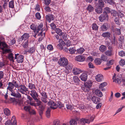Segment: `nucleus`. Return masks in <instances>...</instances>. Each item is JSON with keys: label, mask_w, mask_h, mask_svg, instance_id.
Masks as SVG:
<instances>
[{"label": "nucleus", "mask_w": 125, "mask_h": 125, "mask_svg": "<svg viewBox=\"0 0 125 125\" xmlns=\"http://www.w3.org/2000/svg\"><path fill=\"white\" fill-rule=\"evenodd\" d=\"M68 61L65 57L61 58L58 62V63L61 66H64L68 63Z\"/></svg>", "instance_id": "nucleus-1"}, {"label": "nucleus", "mask_w": 125, "mask_h": 125, "mask_svg": "<svg viewBox=\"0 0 125 125\" xmlns=\"http://www.w3.org/2000/svg\"><path fill=\"white\" fill-rule=\"evenodd\" d=\"M24 56L22 55H19V54H15V59H17L18 63L22 62L24 60Z\"/></svg>", "instance_id": "nucleus-2"}, {"label": "nucleus", "mask_w": 125, "mask_h": 125, "mask_svg": "<svg viewBox=\"0 0 125 125\" xmlns=\"http://www.w3.org/2000/svg\"><path fill=\"white\" fill-rule=\"evenodd\" d=\"M19 91L22 94H24L25 93H26L28 91V88L26 87L24 85L22 84H21L19 85Z\"/></svg>", "instance_id": "nucleus-3"}, {"label": "nucleus", "mask_w": 125, "mask_h": 125, "mask_svg": "<svg viewBox=\"0 0 125 125\" xmlns=\"http://www.w3.org/2000/svg\"><path fill=\"white\" fill-rule=\"evenodd\" d=\"M15 117L13 116L11 119V123L10 120H8L6 122L5 125H17V121L15 119Z\"/></svg>", "instance_id": "nucleus-4"}, {"label": "nucleus", "mask_w": 125, "mask_h": 125, "mask_svg": "<svg viewBox=\"0 0 125 125\" xmlns=\"http://www.w3.org/2000/svg\"><path fill=\"white\" fill-rule=\"evenodd\" d=\"M10 91L11 92L10 94L11 95L18 98H20L21 97V94L18 91H17L16 93L13 90Z\"/></svg>", "instance_id": "nucleus-5"}, {"label": "nucleus", "mask_w": 125, "mask_h": 125, "mask_svg": "<svg viewBox=\"0 0 125 125\" xmlns=\"http://www.w3.org/2000/svg\"><path fill=\"white\" fill-rule=\"evenodd\" d=\"M108 15L104 14H101L99 17V19L101 22H103L105 20L107 21L108 19Z\"/></svg>", "instance_id": "nucleus-6"}, {"label": "nucleus", "mask_w": 125, "mask_h": 125, "mask_svg": "<svg viewBox=\"0 0 125 125\" xmlns=\"http://www.w3.org/2000/svg\"><path fill=\"white\" fill-rule=\"evenodd\" d=\"M55 18V16L52 14L47 15L45 16L46 20L49 22H50L51 21L53 20Z\"/></svg>", "instance_id": "nucleus-7"}, {"label": "nucleus", "mask_w": 125, "mask_h": 125, "mask_svg": "<svg viewBox=\"0 0 125 125\" xmlns=\"http://www.w3.org/2000/svg\"><path fill=\"white\" fill-rule=\"evenodd\" d=\"M57 109V107H54L51 106V108H48L46 112V117L49 118L50 116L51 111V109Z\"/></svg>", "instance_id": "nucleus-8"}, {"label": "nucleus", "mask_w": 125, "mask_h": 125, "mask_svg": "<svg viewBox=\"0 0 125 125\" xmlns=\"http://www.w3.org/2000/svg\"><path fill=\"white\" fill-rule=\"evenodd\" d=\"M45 109V106L43 104L39 106L38 112L39 115L41 118L42 117V116Z\"/></svg>", "instance_id": "nucleus-9"}, {"label": "nucleus", "mask_w": 125, "mask_h": 125, "mask_svg": "<svg viewBox=\"0 0 125 125\" xmlns=\"http://www.w3.org/2000/svg\"><path fill=\"white\" fill-rule=\"evenodd\" d=\"M103 7L95 5V12L98 14H101L103 11Z\"/></svg>", "instance_id": "nucleus-10"}, {"label": "nucleus", "mask_w": 125, "mask_h": 125, "mask_svg": "<svg viewBox=\"0 0 125 125\" xmlns=\"http://www.w3.org/2000/svg\"><path fill=\"white\" fill-rule=\"evenodd\" d=\"M100 31L103 32L105 31L108 29V24L107 23H104L101 27Z\"/></svg>", "instance_id": "nucleus-11"}, {"label": "nucleus", "mask_w": 125, "mask_h": 125, "mask_svg": "<svg viewBox=\"0 0 125 125\" xmlns=\"http://www.w3.org/2000/svg\"><path fill=\"white\" fill-rule=\"evenodd\" d=\"M31 93L30 95L34 99L38 98V95L34 90H32L31 91Z\"/></svg>", "instance_id": "nucleus-12"}, {"label": "nucleus", "mask_w": 125, "mask_h": 125, "mask_svg": "<svg viewBox=\"0 0 125 125\" xmlns=\"http://www.w3.org/2000/svg\"><path fill=\"white\" fill-rule=\"evenodd\" d=\"M80 121V125H85V123L89 124L90 123V121L89 119L83 118H82L81 119Z\"/></svg>", "instance_id": "nucleus-13"}, {"label": "nucleus", "mask_w": 125, "mask_h": 125, "mask_svg": "<svg viewBox=\"0 0 125 125\" xmlns=\"http://www.w3.org/2000/svg\"><path fill=\"white\" fill-rule=\"evenodd\" d=\"M91 100L95 104H97L100 102L101 99L99 98L96 96H94L92 97Z\"/></svg>", "instance_id": "nucleus-14"}, {"label": "nucleus", "mask_w": 125, "mask_h": 125, "mask_svg": "<svg viewBox=\"0 0 125 125\" xmlns=\"http://www.w3.org/2000/svg\"><path fill=\"white\" fill-rule=\"evenodd\" d=\"M76 60L78 62H83L85 60V57L82 55H79L75 57Z\"/></svg>", "instance_id": "nucleus-15"}, {"label": "nucleus", "mask_w": 125, "mask_h": 125, "mask_svg": "<svg viewBox=\"0 0 125 125\" xmlns=\"http://www.w3.org/2000/svg\"><path fill=\"white\" fill-rule=\"evenodd\" d=\"M122 77L121 75H118L116 77V79H115L113 80V82H117L118 84H120L122 82Z\"/></svg>", "instance_id": "nucleus-16"}, {"label": "nucleus", "mask_w": 125, "mask_h": 125, "mask_svg": "<svg viewBox=\"0 0 125 125\" xmlns=\"http://www.w3.org/2000/svg\"><path fill=\"white\" fill-rule=\"evenodd\" d=\"M92 81L89 80L84 82V85L86 86V87L90 88L91 87L92 85Z\"/></svg>", "instance_id": "nucleus-17"}, {"label": "nucleus", "mask_w": 125, "mask_h": 125, "mask_svg": "<svg viewBox=\"0 0 125 125\" xmlns=\"http://www.w3.org/2000/svg\"><path fill=\"white\" fill-rule=\"evenodd\" d=\"M8 86L7 87V89L9 90L10 91L13 90V89L14 88L15 86L14 85V83L12 82H9L8 83Z\"/></svg>", "instance_id": "nucleus-18"}, {"label": "nucleus", "mask_w": 125, "mask_h": 125, "mask_svg": "<svg viewBox=\"0 0 125 125\" xmlns=\"http://www.w3.org/2000/svg\"><path fill=\"white\" fill-rule=\"evenodd\" d=\"M45 89H43L41 90H40L39 91V92L41 94L42 97H44L45 98H48V96L47 94V93L45 91Z\"/></svg>", "instance_id": "nucleus-19"}, {"label": "nucleus", "mask_w": 125, "mask_h": 125, "mask_svg": "<svg viewBox=\"0 0 125 125\" xmlns=\"http://www.w3.org/2000/svg\"><path fill=\"white\" fill-rule=\"evenodd\" d=\"M73 72L74 75H77L81 73L82 72V71L80 69L75 68H74L73 69Z\"/></svg>", "instance_id": "nucleus-20"}, {"label": "nucleus", "mask_w": 125, "mask_h": 125, "mask_svg": "<svg viewBox=\"0 0 125 125\" xmlns=\"http://www.w3.org/2000/svg\"><path fill=\"white\" fill-rule=\"evenodd\" d=\"M106 55L108 56H111L114 54L113 51H110V50H108L104 52Z\"/></svg>", "instance_id": "nucleus-21"}, {"label": "nucleus", "mask_w": 125, "mask_h": 125, "mask_svg": "<svg viewBox=\"0 0 125 125\" xmlns=\"http://www.w3.org/2000/svg\"><path fill=\"white\" fill-rule=\"evenodd\" d=\"M87 77V74L85 73H82L80 76L81 80L82 81H85Z\"/></svg>", "instance_id": "nucleus-22"}, {"label": "nucleus", "mask_w": 125, "mask_h": 125, "mask_svg": "<svg viewBox=\"0 0 125 125\" xmlns=\"http://www.w3.org/2000/svg\"><path fill=\"white\" fill-rule=\"evenodd\" d=\"M103 79L102 75L99 74L95 76V79L97 81L99 82L102 81Z\"/></svg>", "instance_id": "nucleus-23"}, {"label": "nucleus", "mask_w": 125, "mask_h": 125, "mask_svg": "<svg viewBox=\"0 0 125 125\" xmlns=\"http://www.w3.org/2000/svg\"><path fill=\"white\" fill-rule=\"evenodd\" d=\"M102 36L104 38H109L111 37V33L109 32H103L102 34Z\"/></svg>", "instance_id": "nucleus-24"}, {"label": "nucleus", "mask_w": 125, "mask_h": 125, "mask_svg": "<svg viewBox=\"0 0 125 125\" xmlns=\"http://www.w3.org/2000/svg\"><path fill=\"white\" fill-rule=\"evenodd\" d=\"M111 9L108 7L104 8L103 10V13L106 15H108V13H110Z\"/></svg>", "instance_id": "nucleus-25"}, {"label": "nucleus", "mask_w": 125, "mask_h": 125, "mask_svg": "<svg viewBox=\"0 0 125 125\" xmlns=\"http://www.w3.org/2000/svg\"><path fill=\"white\" fill-rule=\"evenodd\" d=\"M35 102H36L35 103L36 104V106H39L41 105H42L43 104V103L42 102L39 100L37 98H36V99H34Z\"/></svg>", "instance_id": "nucleus-26"}, {"label": "nucleus", "mask_w": 125, "mask_h": 125, "mask_svg": "<svg viewBox=\"0 0 125 125\" xmlns=\"http://www.w3.org/2000/svg\"><path fill=\"white\" fill-rule=\"evenodd\" d=\"M43 26V24L42 23H41L39 24L38 27L37 29V31H34V33H39L40 31H41L42 29V28Z\"/></svg>", "instance_id": "nucleus-27"}, {"label": "nucleus", "mask_w": 125, "mask_h": 125, "mask_svg": "<svg viewBox=\"0 0 125 125\" xmlns=\"http://www.w3.org/2000/svg\"><path fill=\"white\" fill-rule=\"evenodd\" d=\"M95 94L99 97H101L103 96V94L98 89L95 90Z\"/></svg>", "instance_id": "nucleus-28"}, {"label": "nucleus", "mask_w": 125, "mask_h": 125, "mask_svg": "<svg viewBox=\"0 0 125 125\" xmlns=\"http://www.w3.org/2000/svg\"><path fill=\"white\" fill-rule=\"evenodd\" d=\"M94 62L96 64L99 65L101 64L102 61L100 58H97L95 59Z\"/></svg>", "instance_id": "nucleus-29"}, {"label": "nucleus", "mask_w": 125, "mask_h": 125, "mask_svg": "<svg viewBox=\"0 0 125 125\" xmlns=\"http://www.w3.org/2000/svg\"><path fill=\"white\" fill-rule=\"evenodd\" d=\"M106 48H107L106 46L103 45H101L99 47V50L101 52H105L106 50Z\"/></svg>", "instance_id": "nucleus-30"}, {"label": "nucleus", "mask_w": 125, "mask_h": 125, "mask_svg": "<svg viewBox=\"0 0 125 125\" xmlns=\"http://www.w3.org/2000/svg\"><path fill=\"white\" fill-rule=\"evenodd\" d=\"M86 10L90 12H92L94 10V8L91 5H89L87 8Z\"/></svg>", "instance_id": "nucleus-31"}, {"label": "nucleus", "mask_w": 125, "mask_h": 125, "mask_svg": "<svg viewBox=\"0 0 125 125\" xmlns=\"http://www.w3.org/2000/svg\"><path fill=\"white\" fill-rule=\"evenodd\" d=\"M95 5L103 8L104 7V3L103 0H98V3Z\"/></svg>", "instance_id": "nucleus-32"}, {"label": "nucleus", "mask_w": 125, "mask_h": 125, "mask_svg": "<svg viewBox=\"0 0 125 125\" xmlns=\"http://www.w3.org/2000/svg\"><path fill=\"white\" fill-rule=\"evenodd\" d=\"M57 107H59V108L61 109L62 108L64 107V104L62 103L60 101L56 102V106Z\"/></svg>", "instance_id": "nucleus-33"}, {"label": "nucleus", "mask_w": 125, "mask_h": 125, "mask_svg": "<svg viewBox=\"0 0 125 125\" xmlns=\"http://www.w3.org/2000/svg\"><path fill=\"white\" fill-rule=\"evenodd\" d=\"M64 66L66 69L68 70H71L72 69V64L70 63H67L66 66Z\"/></svg>", "instance_id": "nucleus-34"}, {"label": "nucleus", "mask_w": 125, "mask_h": 125, "mask_svg": "<svg viewBox=\"0 0 125 125\" xmlns=\"http://www.w3.org/2000/svg\"><path fill=\"white\" fill-rule=\"evenodd\" d=\"M13 54L12 53H10L8 55V58L9 60L12 61V62H14V57L13 56Z\"/></svg>", "instance_id": "nucleus-35"}, {"label": "nucleus", "mask_w": 125, "mask_h": 125, "mask_svg": "<svg viewBox=\"0 0 125 125\" xmlns=\"http://www.w3.org/2000/svg\"><path fill=\"white\" fill-rule=\"evenodd\" d=\"M92 28L93 30L96 31L98 30V27L95 23H93L92 25Z\"/></svg>", "instance_id": "nucleus-36"}, {"label": "nucleus", "mask_w": 125, "mask_h": 125, "mask_svg": "<svg viewBox=\"0 0 125 125\" xmlns=\"http://www.w3.org/2000/svg\"><path fill=\"white\" fill-rule=\"evenodd\" d=\"M22 38L24 39V40H25L28 39L29 37V34L27 33H25L22 36Z\"/></svg>", "instance_id": "nucleus-37"}, {"label": "nucleus", "mask_w": 125, "mask_h": 125, "mask_svg": "<svg viewBox=\"0 0 125 125\" xmlns=\"http://www.w3.org/2000/svg\"><path fill=\"white\" fill-rule=\"evenodd\" d=\"M38 26L37 25H35L34 24H32L31 25V29L34 31H34H37V28Z\"/></svg>", "instance_id": "nucleus-38"}, {"label": "nucleus", "mask_w": 125, "mask_h": 125, "mask_svg": "<svg viewBox=\"0 0 125 125\" xmlns=\"http://www.w3.org/2000/svg\"><path fill=\"white\" fill-rule=\"evenodd\" d=\"M48 104L49 105L53 107L56 106V102L55 103L54 102L51 100L48 102Z\"/></svg>", "instance_id": "nucleus-39"}, {"label": "nucleus", "mask_w": 125, "mask_h": 125, "mask_svg": "<svg viewBox=\"0 0 125 125\" xmlns=\"http://www.w3.org/2000/svg\"><path fill=\"white\" fill-rule=\"evenodd\" d=\"M64 43V42L63 41L61 43L58 44L57 46L59 49L62 50L63 49V46Z\"/></svg>", "instance_id": "nucleus-40"}, {"label": "nucleus", "mask_w": 125, "mask_h": 125, "mask_svg": "<svg viewBox=\"0 0 125 125\" xmlns=\"http://www.w3.org/2000/svg\"><path fill=\"white\" fill-rule=\"evenodd\" d=\"M84 51L85 50L84 48L81 47L76 50V52L78 53L82 54Z\"/></svg>", "instance_id": "nucleus-41"}, {"label": "nucleus", "mask_w": 125, "mask_h": 125, "mask_svg": "<svg viewBox=\"0 0 125 125\" xmlns=\"http://www.w3.org/2000/svg\"><path fill=\"white\" fill-rule=\"evenodd\" d=\"M73 80L75 83H78L81 81L76 76H74L73 78Z\"/></svg>", "instance_id": "nucleus-42"}, {"label": "nucleus", "mask_w": 125, "mask_h": 125, "mask_svg": "<svg viewBox=\"0 0 125 125\" xmlns=\"http://www.w3.org/2000/svg\"><path fill=\"white\" fill-rule=\"evenodd\" d=\"M114 33H116L117 35H119L121 34L120 29L115 28Z\"/></svg>", "instance_id": "nucleus-43"}, {"label": "nucleus", "mask_w": 125, "mask_h": 125, "mask_svg": "<svg viewBox=\"0 0 125 125\" xmlns=\"http://www.w3.org/2000/svg\"><path fill=\"white\" fill-rule=\"evenodd\" d=\"M69 50L70 53L71 54H73L75 53V52L76 51V50L75 49V47H72L70 48Z\"/></svg>", "instance_id": "nucleus-44"}, {"label": "nucleus", "mask_w": 125, "mask_h": 125, "mask_svg": "<svg viewBox=\"0 0 125 125\" xmlns=\"http://www.w3.org/2000/svg\"><path fill=\"white\" fill-rule=\"evenodd\" d=\"M110 13L113 17H115L117 13L116 11L114 10H110Z\"/></svg>", "instance_id": "nucleus-45"}, {"label": "nucleus", "mask_w": 125, "mask_h": 125, "mask_svg": "<svg viewBox=\"0 0 125 125\" xmlns=\"http://www.w3.org/2000/svg\"><path fill=\"white\" fill-rule=\"evenodd\" d=\"M29 88L31 89H35V85L31 83H29L28 84Z\"/></svg>", "instance_id": "nucleus-46"}, {"label": "nucleus", "mask_w": 125, "mask_h": 125, "mask_svg": "<svg viewBox=\"0 0 125 125\" xmlns=\"http://www.w3.org/2000/svg\"><path fill=\"white\" fill-rule=\"evenodd\" d=\"M5 114L7 115H9L10 114V110L7 108H5L4 110Z\"/></svg>", "instance_id": "nucleus-47"}, {"label": "nucleus", "mask_w": 125, "mask_h": 125, "mask_svg": "<svg viewBox=\"0 0 125 125\" xmlns=\"http://www.w3.org/2000/svg\"><path fill=\"white\" fill-rule=\"evenodd\" d=\"M58 34L59 36L61 35V34L62 32V30L58 28H56L55 31Z\"/></svg>", "instance_id": "nucleus-48"}, {"label": "nucleus", "mask_w": 125, "mask_h": 125, "mask_svg": "<svg viewBox=\"0 0 125 125\" xmlns=\"http://www.w3.org/2000/svg\"><path fill=\"white\" fill-rule=\"evenodd\" d=\"M107 56H105L104 54H102V55L101 58V60L104 61H107L108 59L107 58Z\"/></svg>", "instance_id": "nucleus-49"}, {"label": "nucleus", "mask_w": 125, "mask_h": 125, "mask_svg": "<svg viewBox=\"0 0 125 125\" xmlns=\"http://www.w3.org/2000/svg\"><path fill=\"white\" fill-rule=\"evenodd\" d=\"M60 36H62V39L64 40L65 41L67 39V34L65 33L62 32L61 35Z\"/></svg>", "instance_id": "nucleus-50"}, {"label": "nucleus", "mask_w": 125, "mask_h": 125, "mask_svg": "<svg viewBox=\"0 0 125 125\" xmlns=\"http://www.w3.org/2000/svg\"><path fill=\"white\" fill-rule=\"evenodd\" d=\"M70 124L71 125H77V122L75 120L72 119L70 121Z\"/></svg>", "instance_id": "nucleus-51"}, {"label": "nucleus", "mask_w": 125, "mask_h": 125, "mask_svg": "<svg viewBox=\"0 0 125 125\" xmlns=\"http://www.w3.org/2000/svg\"><path fill=\"white\" fill-rule=\"evenodd\" d=\"M28 50L29 51V53L31 54L32 53L35 52V48L33 47L30 48Z\"/></svg>", "instance_id": "nucleus-52"}, {"label": "nucleus", "mask_w": 125, "mask_h": 125, "mask_svg": "<svg viewBox=\"0 0 125 125\" xmlns=\"http://www.w3.org/2000/svg\"><path fill=\"white\" fill-rule=\"evenodd\" d=\"M50 25L52 29L54 31H55L56 28V26L55 25V24L54 23L52 22L50 24Z\"/></svg>", "instance_id": "nucleus-53"}, {"label": "nucleus", "mask_w": 125, "mask_h": 125, "mask_svg": "<svg viewBox=\"0 0 125 125\" xmlns=\"http://www.w3.org/2000/svg\"><path fill=\"white\" fill-rule=\"evenodd\" d=\"M9 7L12 8H14L13 0H11L9 2Z\"/></svg>", "instance_id": "nucleus-54"}, {"label": "nucleus", "mask_w": 125, "mask_h": 125, "mask_svg": "<svg viewBox=\"0 0 125 125\" xmlns=\"http://www.w3.org/2000/svg\"><path fill=\"white\" fill-rule=\"evenodd\" d=\"M45 30V28H42L41 31H40V32L38 34H37V36H42V33H43L44 34V35H45V32H43V31H44Z\"/></svg>", "instance_id": "nucleus-55"}, {"label": "nucleus", "mask_w": 125, "mask_h": 125, "mask_svg": "<svg viewBox=\"0 0 125 125\" xmlns=\"http://www.w3.org/2000/svg\"><path fill=\"white\" fill-rule=\"evenodd\" d=\"M12 83H14L15 87L17 88H19V85L17 83V82L13 80L12 81Z\"/></svg>", "instance_id": "nucleus-56"}, {"label": "nucleus", "mask_w": 125, "mask_h": 125, "mask_svg": "<svg viewBox=\"0 0 125 125\" xmlns=\"http://www.w3.org/2000/svg\"><path fill=\"white\" fill-rule=\"evenodd\" d=\"M107 85V83L105 82H104L101 84L99 86V88L102 89Z\"/></svg>", "instance_id": "nucleus-57"}, {"label": "nucleus", "mask_w": 125, "mask_h": 125, "mask_svg": "<svg viewBox=\"0 0 125 125\" xmlns=\"http://www.w3.org/2000/svg\"><path fill=\"white\" fill-rule=\"evenodd\" d=\"M119 55L121 57H123L125 56V53L123 51H120L118 53Z\"/></svg>", "instance_id": "nucleus-58"}, {"label": "nucleus", "mask_w": 125, "mask_h": 125, "mask_svg": "<svg viewBox=\"0 0 125 125\" xmlns=\"http://www.w3.org/2000/svg\"><path fill=\"white\" fill-rule=\"evenodd\" d=\"M107 3L110 5H114L115 4L113 0H107Z\"/></svg>", "instance_id": "nucleus-59"}, {"label": "nucleus", "mask_w": 125, "mask_h": 125, "mask_svg": "<svg viewBox=\"0 0 125 125\" xmlns=\"http://www.w3.org/2000/svg\"><path fill=\"white\" fill-rule=\"evenodd\" d=\"M53 125H60V121L58 120H55L53 122Z\"/></svg>", "instance_id": "nucleus-60"}, {"label": "nucleus", "mask_w": 125, "mask_h": 125, "mask_svg": "<svg viewBox=\"0 0 125 125\" xmlns=\"http://www.w3.org/2000/svg\"><path fill=\"white\" fill-rule=\"evenodd\" d=\"M114 61V60H109L108 62H107L106 64L108 66H109L113 64Z\"/></svg>", "instance_id": "nucleus-61"}, {"label": "nucleus", "mask_w": 125, "mask_h": 125, "mask_svg": "<svg viewBox=\"0 0 125 125\" xmlns=\"http://www.w3.org/2000/svg\"><path fill=\"white\" fill-rule=\"evenodd\" d=\"M82 89L85 92H88L90 90V88L86 87V86H84V87L82 88Z\"/></svg>", "instance_id": "nucleus-62"}, {"label": "nucleus", "mask_w": 125, "mask_h": 125, "mask_svg": "<svg viewBox=\"0 0 125 125\" xmlns=\"http://www.w3.org/2000/svg\"><path fill=\"white\" fill-rule=\"evenodd\" d=\"M35 17L37 19L40 20L41 17L40 13L39 12L36 13L35 14Z\"/></svg>", "instance_id": "nucleus-63"}, {"label": "nucleus", "mask_w": 125, "mask_h": 125, "mask_svg": "<svg viewBox=\"0 0 125 125\" xmlns=\"http://www.w3.org/2000/svg\"><path fill=\"white\" fill-rule=\"evenodd\" d=\"M119 64L122 66H124L125 64V61L124 60H121L120 61Z\"/></svg>", "instance_id": "nucleus-64"}]
</instances>
